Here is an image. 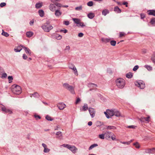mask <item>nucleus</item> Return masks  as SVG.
<instances>
[{"label":"nucleus","mask_w":155,"mask_h":155,"mask_svg":"<svg viewBox=\"0 0 155 155\" xmlns=\"http://www.w3.org/2000/svg\"><path fill=\"white\" fill-rule=\"evenodd\" d=\"M11 91L14 94H19L21 92V89L19 85L15 84L13 85L11 87Z\"/></svg>","instance_id":"1"},{"label":"nucleus","mask_w":155,"mask_h":155,"mask_svg":"<svg viewBox=\"0 0 155 155\" xmlns=\"http://www.w3.org/2000/svg\"><path fill=\"white\" fill-rule=\"evenodd\" d=\"M117 86L119 88H123L125 84V81L122 78H120L117 79L115 81Z\"/></svg>","instance_id":"2"},{"label":"nucleus","mask_w":155,"mask_h":155,"mask_svg":"<svg viewBox=\"0 0 155 155\" xmlns=\"http://www.w3.org/2000/svg\"><path fill=\"white\" fill-rule=\"evenodd\" d=\"M61 146L69 149L74 153H76L78 149L74 146L71 145L66 144H64Z\"/></svg>","instance_id":"3"},{"label":"nucleus","mask_w":155,"mask_h":155,"mask_svg":"<svg viewBox=\"0 0 155 155\" xmlns=\"http://www.w3.org/2000/svg\"><path fill=\"white\" fill-rule=\"evenodd\" d=\"M41 27L45 31L47 32H49L53 28L52 26L47 23L44 24Z\"/></svg>","instance_id":"4"},{"label":"nucleus","mask_w":155,"mask_h":155,"mask_svg":"<svg viewBox=\"0 0 155 155\" xmlns=\"http://www.w3.org/2000/svg\"><path fill=\"white\" fill-rule=\"evenodd\" d=\"M105 138L107 139L111 138L112 140H116V136L113 133L109 131H107L104 133Z\"/></svg>","instance_id":"5"},{"label":"nucleus","mask_w":155,"mask_h":155,"mask_svg":"<svg viewBox=\"0 0 155 155\" xmlns=\"http://www.w3.org/2000/svg\"><path fill=\"white\" fill-rule=\"evenodd\" d=\"M63 86L64 88L67 89L71 92L72 94H75V92L74 91V87L71 86L67 83H64L63 84Z\"/></svg>","instance_id":"6"},{"label":"nucleus","mask_w":155,"mask_h":155,"mask_svg":"<svg viewBox=\"0 0 155 155\" xmlns=\"http://www.w3.org/2000/svg\"><path fill=\"white\" fill-rule=\"evenodd\" d=\"M0 108H1L2 111L5 113H7L8 114L12 113V109L5 107L4 105L0 104Z\"/></svg>","instance_id":"7"},{"label":"nucleus","mask_w":155,"mask_h":155,"mask_svg":"<svg viewBox=\"0 0 155 155\" xmlns=\"http://www.w3.org/2000/svg\"><path fill=\"white\" fill-rule=\"evenodd\" d=\"M135 84L141 89H143L145 87V84L142 81H135Z\"/></svg>","instance_id":"8"},{"label":"nucleus","mask_w":155,"mask_h":155,"mask_svg":"<svg viewBox=\"0 0 155 155\" xmlns=\"http://www.w3.org/2000/svg\"><path fill=\"white\" fill-rule=\"evenodd\" d=\"M147 117H141L140 118L139 120L141 122H146L148 123L150 121V117L148 115H147Z\"/></svg>","instance_id":"9"},{"label":"nucleus","mask_w":155,"mask_h":155,"mask_svg":"<svg viewBox=\"0 0 155 155\" xmlns=\"http://www.w3.org/2000/svg\"><path fill=\"white\" fill-rule=\"evenodd\" d=\"M104 113L107 118H109L110 117L114 115V111L112 110H107L106 112H104Z\"/></svg>","instance_id":"10"},{"label":"nucleus","mask_w":155,"mask_h":155,"mask_svg":"<svg viewBox=\"0 0 155 155\" xmlns=\"http://www.w3.org/2000/svg\"><path fill=\"white\" fill-rule=\"evenodd\" d=\"M51 4L49 6V9L52 12H54L56 11L57 9H56V6H57L55 3Z\"/></svg>","instance_id":"11"},{"label":"nucleus","mask_w":155,"mask_h":155,"mask_svg":"<svg viewBox=\"0 0 155 155\" xmlns=\"http://www.w3.org/2000/svg\"><path fill=\"white\" fill-rule=\"evenodd\" d=\"M88 110L91 117L92 118L95 115V110L92 108L90 107Z\"/></svg>","instance_id":"12"},{"label":"nucleus","mask_w":155,"mask_h":155,"mask_svg":"<svg viewBox=\"0 0 155 155\" xmlns=\"http://www.w3.org/2000/svg\"><path fill=\"white\" fill-rule=\"evenodd\" d=\"M52 2L54 3H55V5L57 6L58 7H64V8H68V6L67 5H64L61 3H58V2H55L54 1H52Z\"/></svg>","instance_id":"13"},{"label":"nucleus","mask_w":155,"mask_h":155,"mask_svg":"<svg viewBox=\"0 0 155 155\" xmlns=\"http://www.w3.org/2000/svg\"><path fill=\"white\" fill-rule=\"evenodd\" d=\"M56 137L60 140L62 139L63 136L62 133L60 131L57 132L56 134Z\"/></svg>","instance_id":"14"},{"label":"nucleus","mask_w":155,"mask_h":155,"mask_svg":"<svg viewBox=\"0 0 155 155\" xmlns=\"http://www.w3.org/2000/svg\"><path fill=\"white\" fill-rule=\"evenodd\" d=\"M145 152L147 153H155V148L147 149L145 150Z\"/></svg>","instance_id":"15"},{"label":"nucleus","mask_w":155,"mask_h":155,"mask_svg":"<svg viewBox=\"0 0 155 155\" xmlns=\"http://www.w3.org/2000/svg\"><path fill=\"white\" fill-rule=\"evenodd\" d=\"M42 145L44 148V152L45 153H48L50 151V149L47 148V146L46 144L44 143H42Z\"/></svg>","instance_id":"16"},{"label":"nucleus","mask_w":155,"mask_h":155,"mask_svg":"<svg viewBox=\"0 0 155 155\" xmlns=\"http://www.w3.org/2000/svg\"><path fill=\"white\" fill-rule=\"evenodd\" d=\"M57 106L60 110H62L65 107L66 105L64 104L61 103L58 104Z\"/></svg>","instance_id":"17"},{"label":"nucleus","mask_w":155,"mask_h":155,"mask_svg":"<svg viewBox=\"0 0 155 155\" xmlns=\"http://www.w3.org/2000/svg\"><path fill=\"white\" fill-rule=\"evenodd\" d=\"M22 46V45H20L15 47L14 49L15 51L16 52H20L22 49V47H21Z\"/></svg>","instance_id":"18"},{"label":"nucleus","mask_w":155,"mask_h":155,"mask_svg":"<svg viewBox=\"0 0 155 155\" xmlns=\"http://www.w3.org/2000/svg\"><path fill=\"white\" fill-rule=\"evenodd\" d=\"M21 47H22V48L25 49V50L27 54H28L29 55H31V51L28 48L24 46H22Z\"/></svg>","instance_id":"19"},{"label":"nucleus","mask_w":155,"mask_h":155,"mask_svg":"<svg viewBox=\"0 0 155 155\" xmlns=\"http://www.w3.org/2000/svg\"><path fill=\"white\" fill-rule=\"evenodd\" d=\"M149 15H152L155 16V10H149L147 11Z\"/></svg>","instance_id":"20"},{"label":"nucleus","mask_w":155,"mask_h":155,"mask_svg":"<svg viewBox=\"0 0 155 155\" xmlns=\"http://www.w3.org/2000/svg\"><path fill=\"white\" fill-rule=\"evenodd\" d=\"M55 12V15L56 16H59L62 14V12L60 11L59 8L57 9Z\"/></svg>","instance_id":"21"},{"label":"nucleus","mask_w":155,"mask_h":155,"mask_svg":"<svg viewBox=\"0 0 155 155\" xmlns=\"http://www.w3.org/2000/svg\"><path fill=\"white\" fill-rule=\"evenodd\" d=\"M33 33L31 31H28L26 33V36L28 38L31 37L33 35Z\"/></svg>","instance_id":"22"},{"label":"nucleus","mask_w":155,"mask_h":155,"mask_svg":"<svg viewBox=\"0 0 155 155\" xmlns=\"http://www.w3.org/2000/svg\"><path fill=\"white\" fill-rule=\"evenodd\" d=\"M111 39L110 38H103L101 39V40L103 42L107 43L108 42H110Z\"/></svg>","instance_id":"23"},{"label":"nucleus","mask_w":155,"mask_h":155,"mask_svg":"<svg viewBox=\"0 0 155 155\" xmlns=\"http://www.w3.org/2000/svg\"><path fill=\"white\" fill-rule=\"evenodd\" d=\"M87 17L90 19H92L95 16L94 13L90 12L88 14Z\"/></svg>","instance_id":"24"},{"label":"nucleus","mask_w":155,"mask_h":155,"mask_svg":"<svg viewBox=\"0 0 155 155\" xmlns=\"http://www.w3.org/2000/svg\"><path fill=\"white\" fill-rule=\"evenodd\" d=\"M43 5V3L42 2L37 3L35 5V7L37 8H39L41 7Z\"/></svg>","instance_id":"25"},{"label":"nucleus","mask_w":155,"mask_h":155,"mask_svg":"<svg viewBox=\"0 0 155 155\" xmlns=\"http://www.w3.org/2000/svg\"><path fill=\"white\" fill-rule=\"evenodd\" d=\"M114 11L117 13H120L121 12V10L118 6H115L114 7Z\"/></svg>","instance_id":"26"},{"label":"nucleus","mask_w":155,"mask_h":155,"mask_svg":"<svg viewBox=\"0 0 155 155\" xmlns=\"http://www.w3.org/2000/svg\"><path fill=\"white\" fill-rule=\"evenodd\" d=\"M151 60L154 63H155V52H153L151 57Z\"/></svg>","instance_id":"27"},{"label":"nucleus","mask_w":155,"mask_h":155,"mask_svg":"<svg viewBox=\"0 0 155 155\" xmlns=\"http://www.w3.org/2000/svg\"><path fill=\"white\" fill-rule=\"evenodd\" d=\"M133 73L130 72L127 74L126 75V77L129 78H131L133 77Z\"/></svg>","instance_id":"28"},{"label":"nucleus","mask_w":155,"mask_h":155,"mask_svg":"<svg viewBox=\"0 0 155 155\" xmlns=\"http://www.w3.org/2000/svg\"><path fill=\"white\" fill-rule=\"evenodd\" d=\"M107 129L108 130H115L116 129V127L114 126H108L107 127Z\"/></svg>","instance_id":"29"},{"label":"nucleus","mask_w":155,"mask_h":155,"mask_svg":"<svg viewBox=\"0 0 155 155\" xmlns=\"http://www.w3.org/2000/svg\"><path fill=\"white\" fill-rule=\"evenodd\" d=\"M73 20L77 25L79 24V23L80 21H81L80 19L76 18H73Z\"/></svg>","instance_id":"30"},{"label":"nucleus","mask_w":155,"mask_h":155,"mask_svg":"<svg viewBox=\"0 0 155 155\" xmlns=\"http://www.w3.org/2000/svg\"><path fill=\"white\" fill-rule=\"evenodd\" d=\"M88 109V107L87 105V104H84V106L82 108V110L85 111L87 110Z\"/></svg>","instance_id":"31"},{"label":"nucleus","mask_w":155,"mask_h":155,"mask_svg":"<svg viewBox=\"0 0 155 155\" xmlns=\"http://www.w3.org/2000/svg\"><path fill=\"white\" fill-rule=\"evenodd\" d=\"M38 13L41 17L43 16L44 15V12L42 10H39L38 11Z\"/></svg>","instance_id":"32"},{"label":"nucleus","mask_w":155,"mask_h":155,"mask_svg":"<svg viewBox=\"0 0 155 155\" xmlns=\"http://www.w3.org/2000/svg\"><path fill=\"white\" fill-rule=\"evenodd\" d=\"M70 68L74 71V73L76 75H78V71L76 68L74 66H73V68Z\"/></svg>","instance_id":"33"},{"label":"nucleus","mask_w":155,"mask_h":155,"mask_svg":"<svg viewBox=\"0 0 155 155\" xmlns=\"http://www.w3.org/2000/svg\"><path fill=\"white\" fill-rule=\"evenodd\" d=\"M150 23L153 26H155V18H153L151 19Z\"/></svg>","instance_id":"34"},{"label":"nucleus","mask_w":155,"mask_h":155,"mask_svg":"<svg viewBox=\"0 0 155 155\" xmlns=\"http://www.w3.org/2000/svg\"><path fill=\"white\" fill-rule=\"evenodd\" d=\"M109 13V11L107 9H104L103 10L102 12V15H106V14Z\"/></svg>","instance_id":"35"},{"label":"nucleus","mask_w":155,"mask_h":155,"mask_svg":"<svg viewBox=\"0 0 155 155\" xmlns=\"http://www.w3.org/2000/svg\"><path fill=\"white\" fill-rule=\"evenodd\" d=\"M110 45L113 46H115L116 44V41L114 40H112L110 39Z\"/></svg>","instance_id":"36"},{"label":"nucleus","mask_w":155,"mask_h":155,"mask_svg":"<svg viewBox=\"0 0 155 155\" xmlns=\"http://www.w3.org/2000/svg\"><path fill=\"white\" fill-rule=\"evenodd\" d=\"M98 146V145L97 144H94L91 145L90 147L89 148V150H90L94 147H96Z\"/></svg>","instance_id":"37"},{"label":"nucleus","mask_w":155,"mask_h":155,"mask_svg":"<svg viewBox=\"0 0 155 155\" xmlns=\"http://www.w3.org/2000/svg\"><path fill=\"white\" fill-rule=\"evenodd\" d=\"M114 115L117 117H119L120 116V113L118 111H114Z\"/></svg>","instance_id":"38"},{"label":"nucleus","mask_w":155,"mask_h":155,"mask_svg":"<svg viewBox=\"0 0 155 155\" xmlns=\"http://www.w3.org/2000/svg\"><path fill=\"white\" fill-rule=\"evenodd\" d=\"M45 118L46 120L49 121H52L53 120V118L48 115H46L45 117Z\"/></svg>","instance_id":"39"},{"label":"nucleus","mask_w":155,"mask_h":155,"mask_svg":"<svg viewBox=\"0 0 155 155\" xmlns=\"http://www.w3.org/2000/svg\"><path fill=\"white\" fill-rule=\"evenodd\" d=\"M126 35V34L124 32H120L119 33V37L121 38L125 37Z\"/></svg>","instance_id":"40"},{"label":"nucleus","mask_w":155,"mask_h":155,"mask_svg":"<svg viewBox=\"0 0 155 155\" xmlns=\"http://www.w3.org/2000/svg\"><path fill=\"white\" fill-rule=\"evenodd\" d=\"M144 67L149 71L151 70L152 69V68L151 67L148 65H145L144 66Z\"/></svg>","instance_id":"41"},{"label":"nucleus","mask_w":155,"mask_h":155,"mask_svg":"<svg viewBox=\"0 0 155 155\" xmlns=\"http://www.w3.org/2000/svg\"><path fill=\"white\" fill-rule=\"evenodd\" d=\"M133 145L137 149L139 148L140 147L139 144L138 142H136L134 143Z\"/></svg>","instance_id":"42"},{"label":"nucleus","mask_w":155,"mask_h":155,"mask_svg":"<svg viewBox=\"0 0 155 155\" xmlns=\"http://www.w3.org/2000/svg\"><path fill=\"white\" fill-rule=\"evenodd\" d=\"M105 134H99L98 136V137L99 138L101 139H104Z\"/></svg>","instance_id":"43"},{"label":"nucleus","mask_w":155,"mask_h":155,"mask_svg":"<svg viewBox=\"0 0 155 155\" xmlns=\"http://www.w3.org/2000/svg\"><path fill=\"white\" fill-rule=\"evenodd\" d=\"M82 6H80L78 7H77L75 8V10L77 11H81L82 10Z\"/></svg>","instance_id":"44"},{"label":"nucleus","mask_w":155,"mask_h":155,"mask_svg":"<svg viewBox=\"0 0 155 155\" xmlns=\"http://www.w3.org/2000/svg\"><path fill=\"white\" fill-rule=\"evenodd\" d=\"M78 25H79V26L77 25L78 26H81V27H83L84 26H85V25L84 24V23L83 22L80 21L79 23V24Z\"/></svg>","instance_id":"45"},{"label":"nucleus","mask_w":155,"mask_h":155,"mask_svg":"<svg viewBox=\"0 0 155 155\" xmlns=\"http://www.w3.org/2000/svg\"><path fill=\"white\" fill-rule=\"evenodd\" d=\"M32 95H33V96L35 97H39L38 94L37 92H35L32 94Z\"/></svg>","instance_id":"46"},{"label":"nucleus","mask_w":155,"mask_h":155,"mask_svg":"<svg viewBox=\"0 0 155 155\" xmlns=\"http://www.w3.org/2000/svg\"><path fill=\"white\" fill-rule=\"evenodd\" d=\"M62 38V36L59 35H57L55 36L56 38L58 40H60Z\"/></svg>","instance_id":"47"},{"label":"nucleus","mask_w":155,"mask_h":155,"mask_svg":"<svg viewBox=\"0 0 155 155\" xmlns=\"http://www.w3.org/2000/svg\"><path fill=\"white\" fill-rule=\"evenodd\" d=\"M8 79L9 81V83H11L12 82V81L13 79V77L12 76H9L8 77Z\"/></svg>","instance_id":"48"},{"label":"nucleus","mask_w":155,"mask_h":155,"mask_svg":"<svg viewBox=\"0 0 155 155\" xmlns=\"http://www.w3.org/2000/svg\"><path fill=\"white\" fill-rule=\"evenodd\" d=\"M2 35L6 37L8 36L9 35L7 33L4 32L3 31L2 32Z\"/></svg>","instance_id":"49"},{"label":"nucleus","mask_w":155,"mask_h":155,"mask_svg":"<svg viewBox=\"0 0 155 155\" xmlns=\"http://www.w3.org/2000/svg\"><path fill=\"white\" fill-rule=\"evenodd\" d=\"M2 78H6L7 77V74L3 72L2 74Z\"/></svg>","instance_id":"50"},{"label":"nucleus","mask_w":155,"mask_h":155,"mask_svg":"<svg viewBox=\"0 0 155 155\" xmlns=\"http://www.w3.org/2000/svg\"><path fill=\"white\" fill-rule=\"evenodd\" d=\"M87 5L89 6H91L93 5V2L92 1H90L87 3Z\"/></svg>","instance_id":"51"},{"label":"nucleus","mask_w":155,"mask_h":155,"mask_svg":"<svg viewBox=\"0 0 155 155\" xmlns=\"http://www.w3.org/2000/svg\"><path fill=\"white\" fill-rule=\"evenodd\" d=\"M34 117L36 120L39 119L41 118V117L37 115H35Z\"/></svg>","instance_id":"52"},{"label":"nucleus","mask_w":155,"mask_h":155,"mask_svg":"<svg viewBox=\"0 0 155 155\" xmlns=\"http://www.w3.org/2000/svg\"><path fill=\"white\" fill-rule=\"evenodd\" d=\"M63 24L65 25H68L69 24V22L68 21H64Z\"/></svg>","instance_id":"53"},{"label":"nucleus","mask_w":155,"mask_h":155,"mask_svg":"<svg viewBox=\"0 0 155 155\" xmlns=\"http://www.w3.org/2000/svg\"><path fill=\"white\" fill-rule=\"evenodd\" d=\"M139 68V66L138 65L135 66L133 69V71H136Z\"/></svg>","instance_id":"54"},{"label":"nucleus","mask_w":155,"mask_h":155,"mask_svg":"<svg viewBox=\"0 0 155 155\" xmlns=\"http://www.w3.org/2000/svg\"><path fill=\"white\" fill-rule=\"evenodd\" d=\"M6 5V4L5 2H2L0 4V6L1 7H3L5 6Z\"/></svg>","instance_id":"55"},{"label":"nucleus","mask_w":155,"mask_h":155,"mask_svg":"<svg viewBox=\"0 0 155 155\" xmlns=\"http://www.w3.org/2000/svg\"><path fill=\"white\" fill-rule=\"evenodd\" d=\"M4 72V71L3 69L1 67H0V75Z\"/></svg>","instance_id":"56"},{"label":"nucleus","mask_w":155,"mask_h":155,"mask_svg":"<svg viewBox=\"0 0 155 155\" xmlns=\"http://www.w3.org/2000/svg\"><path fill=\"white\" fill-rule=\"evenodd\" d=\"M122 5H125L127 7H128V3L127 2L124 1L122 3Z\"/></svg>","instance_id":"57"},{"label":"nucleus","mask_w":155,"mask_h":155,"mask_svg":"<svg viewBox=\"0 0 155 155\" xmlns=\"http://www.w3.org/2000/svg\"><path fill=\"white\" fill-rule=\"evenodd\" d=\"M140 17L141 19H143L145 17V15L144 13H142L140 14Z\"/></svg>","instance_id":"58"},{"label":"nucleus","mask_w":155,"mask_h":155,"mask_svg":"<svg viewBox=\"0 0 155 155\" xmlns=\"http://www.w3.org/2000/svg\"><path fill=\"white\" fill-rule=\"evenodd\" d=\"M89 86L91 87V86H92L93 87H94L93 86H94L95 87H97V85L96 84L93 83H91L89 84Z\"/></svg>","instance_id":"59"},{"label":"nucleus","mask_w":155,"mask_h":155,"mask_svg":"<svg viewBox=\"0 0 155 155\" xmlns=\"http://www.w3.org/2000/svg\"><path fill=\"white\" fill-rule=\"evenodd\" d=\"M81 101V100L80 98H77L76 101L75 102V104H78L80 101Z\"/></svg>","instance_id":"60"},{"label":"nucleus","mask_w":155,"mask_h":155,"mask_svg":"<svg viewBox=\"0 0 155 155\" xmlns=\"http://www.w3.org/2000/svg\"><path fill=\"white\" fill-rule=\"evenodd\" d=\"M136 127V126H134V125H132V126H128L127 127L129 128L134 129Z\"/></svg>","instance_id":"61"},{"label":"nucleus","mask_w":155,"mask_h":155,"mask_svg":"<svg viewBox=\"0 0 155 155\" xmlns=\"http://www.w3.org/2000/svg\"><path fill=\"white\" fill-rule=\"evenodd\" d=\"M84 35V34L82 33H80L78 34V36L79 37H82Z\"/></svg>","instance_id":"62"},{"label":"nucleus","mask_w":155,"mask_h":155,"mask_svg":"<svg viewBox=\"0 0 155 155\" xmlns=\"http://www.w3.org/2000/svg\"><path fill=\"white\" fill-rule=\"evenodd\" d=\"M23 58L24 59H26L27 58V57L25 54H24L23 55Z\"/></svg>","instance_id":"63"},{"label":"nucleus","mask_w":155,"mask_h":155,"mask_svg":"<svg viewBox=\"0 0 155 155\" xmlns=\"http://www.w3.org/2000/svg\"><path fill=\"white\" fill-rule=\"evenodd\" d=\"M61 32H63L64 33H66L68 32V30L66 29L62 30L61 31Z\"/></svg>","instance_id":"64"}]
</instances>
